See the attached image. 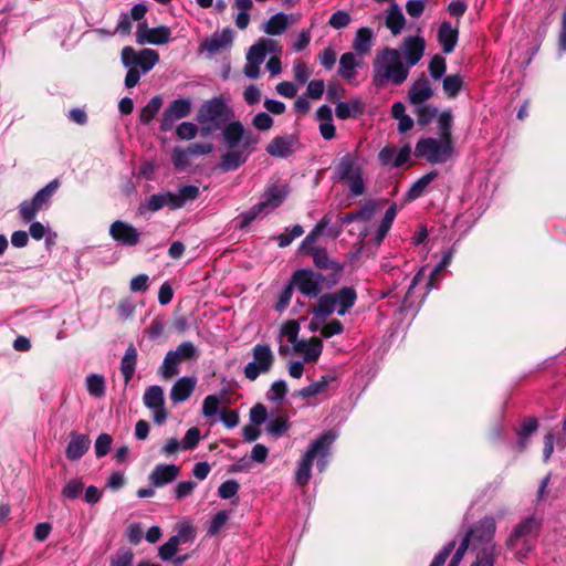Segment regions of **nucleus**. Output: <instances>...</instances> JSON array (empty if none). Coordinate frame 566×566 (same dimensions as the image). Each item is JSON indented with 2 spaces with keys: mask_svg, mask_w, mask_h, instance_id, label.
Segmentation results:
<instances>
[{
  "mask_svg": "<svg viewBox=\"0 0 566 566\" xmlns=\"http://www.w3.org/2000/svg\"><path fill=\"white\" fill-rule=\"evenodd\" d=\"M227 151L220 157L217 165L221 172L238 170L243 166L261 140L259 134L247 128L241 122L232 120L221 132Z\"/></svg>",
  "mask_w": 566,
  "mask_h": 566,
  "instance_id": "f257e3e1",
  "label": "nucleus"
},
{
  "mask_svg": "<svg viewBox=\"0 0 566 566\" xmlns=\"http://www.w3.org/2000/svg\"><path fill=\"white\" fill-rule=\"evenodd\" d=\"M410 67L403 64L401 52L387 48L380 51L374 61L373 83L382 87L387 83L401 85L409 75Z\"/></svg>",
  "mask_w": 566,
  "mask_h": 566,
  "instance_id": "f03ea898",
  "label": "nucleus"
},
{
  "mask_svg": "<svg viewBox=\"0 0 566 566\" xmlns=\"http://www.w3.org/2000/svg\"><path fill=\"white\" fill-rule=\"evenodd\" d=\"M335 439L336 434L334 432L326 431L310 444L307 451L298 462L295 473V481L298 485L304 486L310 482L312 476L311 469L314 459H317V467L319 471L325 469L327 464L326 458Z\"/></svg>",
  "mask_w": 566,
  "mask_h": 566,
  "instance_id": "7ed1b4c3",
  "label": "nucleus"
},
{
  "mask_svg": "<svg viewBox=\"0 0 566 566\" xmlns=\"http://www.w3.org/2000/svg\"><path fill=\"white\" fill-rule=\"evenodd\" d=\"M357 300V293L352 286H344L335 293H326L318 297L317 304L313 310L316 318L325 319L335 311L338 315L344 316Z\"/></svg>",
  "mask_w": 566,
  "mask_h": 566,
  "instance_id": "20e7f679",
  "label": "nucleus"
},
{
  "mask_svg": "<svg viewBox=\"0 0 566 566\" xmlns=\"http://www.w3.org/2000/svg\"><path fill=\"white\" fill-rule=\"evenodd\" d=\"M541 528V521L534 516H528L521 521L510 534L506 546L514 551L516 557L522 560L528 556L534 547V542Z\"/></svg>",
  "mask_w": 566,
  "mask_h": 566,
  "instance_id": "39448f33",
  "label": "nucleus"
},
{
  "mask_svg": "<svg viewBox=\"0 0 566 566\" xmlns=\"http://www.w3.org/2000/svg\"><path fill=\"white\" fill-rule=\"evenodd\" d=\"M454 154V143L442 137H422L415 148V156L432 165L446 164Z\"/></svg>",
  "mask_w": 566,
  "mask_h": 566,
  "instance_id": "423d86ee",
  "label": "nucleus"
},
{
  "mask_svg": "<svg viewBox=\"0 0 566 566\" xmlns=\"http://www.w3.org/2000/svg\"><path fill=\"white\" fill-rule=\"evenodd\" d=\"M335 174L339 180L347 181L353 196L358 197L364 195L366 187L363 179V168L358 164L357 149L354 154L347 153L340 157L335 167Z\"/></svg>",
  "mask_w": 566,
  "mask_h": 566,
  "instance_id": "0eeeda50",
  "label": "nucleus"
},
{
  "mask_svg": "<svg viewBox=\"0 0 566 566\" xmlns=\"http://www.w3.org/2000/svg\"><path fill=\"white\" fill-rule=\"evenodd\" d=\"M198 350L193 343L186 340L180 343L175 350H169L160 366V375L164 379H170L179 374V365L188 359L197 358Z\"/></svg>",
  "mask_w": 566,
  "mask_h": 566,
  "instance_id": "6e6552de",
  "label": "nucleus"
},
{
  "mask_svg": "<svg viewBox=\"0 0 566 566\" xmlns=\"http://www.w3.org/2000/svg\"><path fill=\"white\" fill-rule=\"evenodd\" d=\"M253 360L243 369L247 379L254 381L260 375L268 374L274 365V354L266 343H259L252 348Z\"/></svg>",
  "mask_w": 566,
  "mask_h": 566,
  "instance_id": "1a4fd4ad",
  "label": "nucleus"
},
{
  "mask_svg": "<svg viewBox=\"0 0 566 566\" xmlns=\"http://www.w3.org/2000/svg\"><path fill=\"white\" fill-rule=\"evenodd\" d=\"M291 281L303 295L311 298L318 297L323 291V287H326L325 276L319 272L313 271L312 269L296 270L292 274Z\"/></svg>",
  "mask_w": 566,
  "mask_h": 566,
  "instance_id": "9d476101",
  "label": "nucleus"
},
{
  "mask_svg": "<svg viewBox=\"0 0 566 566\" xmlns=\"http://www.w3.org/2000/svg\"><path fill=\"white\" fill-rule=\"evenodd\" d=\"M312 259L314 265L318 270L328 271L326 279V289H332L337 285L342 280V274L345 269V264L332 259L325 248L312 249Z\"/></svg>",
  "mask_w": 566,
  "mask_h": 566,
  "instance_id": "9b49d317",
  "label": "nucleus"
},
{
  "mask_svg": "<svg viewBox=\"0 0 566 566\" xmlns=\"http://www.w3.org/2000/svg\"><path fill=\"white\" fill-rule=\"evenodd\" d=\"M495 532V520L491 516H485L474 524L464 537H469V544L472 543L473 548H481L488 545H496L493 542Z\"/></svg>",
  "mask_w": 566,
  "mask_h": 566,
  "instance_id": "f8f14e48",
  "label": "nucleus"
},
{
  "mask_svg": "<svg viewBox=\"0 0 566 566\" xmlns=\"http://www.w3.org/2000/svg\"><path fill=\"white\" fill-rule=\"evenodd\" d=\"M191 112V101L189 98H178L172 101L161 115L160 129L169 132L175 123L188 116Z\"/></svg>",
  "mask_w": 566,
  "mask_h": 566,
  "instance_id": "ddd939ff",
  "label": "nucleus"
},
{
  "mask_svg": "<svg viewBox=\"0 0 566 566\" xmlns=\"http://www.w3.org/2000/svg\"><path fill=\"white\" fill-rule=\"evenodd\" d=\"M227 105L221 98H212L201 105L197 119L201 124H212L218 127L226 120Z\"/></svg>",
  "mask_w": 566,
  "mask_h": 566,
  "instance_id": "4468645a",
  "label": "nucleus"
},
{
  "mask_svg": "<svg viewBox=\"0 0 566 566\" xmlns=\"http://www.w3.org/2000/svg\"><path fill=\"white\" fill-rule=\"evenodd\" d=\"M171 30L167 25L148 28L147 24L139 23L136 32V41L139 44L163 45L170 41Z\"/></svg>",
  "mask_w": 566,
  "mask_h": 566,
  "instance_id": "2eb2a0df",
  "label": "nucleus"
},
{
  "mask_svg": "<svg viewBox=\"0 0 566 566\" xmlns=\"http://www.w3.org/2000/svg\"><path fill=\"white\" fill-rule=\"evenodd\" d=\"M163 200L164 208L168 207L171 210L182 208L186 203L196 200L199 197V187L193 185H186L180 187L177 191H164Z\"/></svg>",
  "mask_w": 566,
  "mask_h": 566,
  "instance_id": "dca6fc26",
  "label": "nucleus"
},
{
  "mask_svg": "<svg viewBox=\"0 0 566 566\" xmlns=\"http://www.w3.org/2000/svg\"><path fill=\"white\" fill-rule=\"evenodd\" d=\"M300 146L297 135L275 136L265 147L266 153L275 158H287L292 156Z\"/></svg>",
  "mask_w": 566,
  "mask_h": 566,
  "instance_id": "f3484780",
  "label": "nucleus"
},
{
  "mask_svg": "<svg viewBox=\"0 0 566 566\" xmlns=\"http://www.w3.org/2000/svg\"><path fill=\"white\" fill-rule=\"evenodd\" d=\"M109 235L118 244L125 247H135L140 241L139 231L130 223L116 220L109 227Z\"/></svg>",
  "mask_w": 566,
  "mask_h": 566,
  "instance_id": "a211bd4d",
  "label": "nucleus"
},
{
  "mask_svg": "<svg viewBox=\"0 0 566 566\" xmlns=\"http://www.w3.org/2000/svg\"><path fill=\"white\" fill-rule=\"evenodd\" d=\"M411 154V147L409 144L405 145L398 153L395 146H385L378 154V159L381 165H391L395 168H399L405 165Z\"/></svg>",
  "mask_w": 566,
  "mask_h": 566,
  "instance_id": "6ab92c4d",
  "label": "nucleus"
},
{
  "mask_svg": "<svg viewBox=\"0 0 566 566\" xmlns=\"http://www.w3.org/2000/svg\"><path fill=\"white\" fill-rule=\"evenodd\" d=\"M426 41L421 36H407L401 45V51L409 67L415 66L423 56Z\"/></svg>",
  "mask_w": 566,
  "mask_h": 566,
  "instance_id": "aec40b11",
  "label": "nucleus"
},
{
  "mask_svg": "<svg viewBox=\"0 0 566 566\" xmlns=\"http://www.w3.org/2000/svg\"><path fill=\"white\" fill-rule=\"evenodd\" d=\"M433 96L431 84L422 73L410 86L408 92L409 102L413 105H421Z\"/></svg>",
  "mask_w": 566,
  "mask_h": 566,
  "instance_id": "412c9836",
  "label": "nucleus"
},
{
  "mask_svg": "<svg viewBox=\"0 0 566 566\" xmlns=\"http://www.w3.org/2000/svg\"><path fill=\"white\" fill-rule=\"evenodd\" d=\"M180 469L176 464H158L149 474V482L155 488H161L174 482L179 475Z\"/></svg>",
  "mask_w": 566,
  "mask_h": 566,
  "instance_id": "4be33fe9",
  "label": "nucleus"
},
{
  "mask_svg": "<svg viewBox=\"0 0 566 566\" xmlns=\"http://www.w3.org/2000/svg\"><path fill=\"white\" fill-rule=\"evenodd\" d=\"M287 185H272L269 186L262 195L260 203L269 212L280 207L289 195Z\"/></svg>",
  "mask_w": 566,
  "mask_h": 566,
  "instance_id": "5701e85b",
  "label": "nucleus"
},
{
  "mask_svg": "<svg viewBox=\"0 0 566 566\" xmlns=\"http://www.w3.org/2000/svg\"><path fill=\"white\" fill-rule=\"evenodd\" d=\"M91 446V440L86 434L72 432L71 440L66 447L65 454L71 461L81 459Z\"/></svg>",
  "mask_w": 566,
  "mask_h": 566,
  "instance_id": "b1692460",
  "label": "nucleus"
},
{
  "mask_svg": "<svg viewBox=\"0 0 566 566\" xmlns=\"http://www.w3.org/2000/svg\"><path fill=\"white\" fill-rule=\"evenodd\" d=\"M294 350L302 354L305 361L314 363L322 354L323 343L317 337H312L310 340L301 339L294 345Z\"/></svg>",
  "mask_w": 566,
  "mask_h": 566,
  "instance_id": "393cba45",
  "label": "nucleus"
},
{
  "mask_svg": "<svg viewBox=\"0 0 566 566\" xmlns=\"http://www.w3.org/2000/svg\"><path fill=\"white\" fill-rule=\"evenodd\" d=\"M197 385L196 377H181L172 386L170 390V399L175 403L186 401L193 392Z\"/></svg>",
  "mask_w": 566,
  "mask_h": 566,
  "instance_id": "a878e982",
  "label": "nucleus"
},
{
  "mask_svg": "<svg viewBox=\"0 0 566 566\" xmlns=\"http://www.w3.org/2000/svg\"><path fill=\"white\" fill-rule=\"evenodd\" d=\"M336 380H337V376L334 371L325 374L317 381H314V382L310 384L308 386L300 389L297 392V396H300L302 398L315 397L319 394L325 392L328 389V387L331 386V384L335 382Z\"/></svg>",
  "mask_w": 566,
  "mask_h": 566,
  "instance_id": "bb28decb",
  "label": "nucleus"
},
{
  "mask_svg": "<svg viewBox=\"0 0 566 566\" xmlns=\"http://www.w3.org/2000/svg\"><path fill=\"white\" fill-rule=\"evenodd\" d=\"M365 112V105L358 97L350 99L349 102H338L335 107L336 117L345 120L350 117L357 118Z\"/></svg>",
  "mask_w": 566,
  "mask_h": 566,
  "instance_id": "cd10ccee",
  "label": "nucleus"
},
{
  "mask_svg": "<svg viewBox=\"0 0 566 566\" xmlns=\"http://www.w3.org/2000/svg\"><path fill=\"white\" fill-rule=\"evenodd\" d=\"M459 31L453 28L450 22L443 21L438 30V41L442 45L446 54L451 53L458 42Z\"/></svg>",
  "mask_w": 566,
  "mask_h": 566,
  "instance_id": "c85d7f7f",
  "label": "nucleus"
},
{
  "mask_svg": "<svg viewBox=\"0 0 566 566\" xmlns=\"http://www.w3.org/2000/svg\"><path fill=\"white\" fill-rule=\"evenodd\" d=\"M233 41V31L230 28L223 29L220 33H213L203 43L205 49L210 53H217L230 45Z\"/></svg>",
  "mask_w": 566,
  "mask_h": 566,
  "instance_id": "c756f323",
  "label": "nucleus"
},
{
  "mask_svg": "<svg viewBox=\"0 0 566 566\" xmlns=\"http://www.w3.org/2000/svg\"><path fill=\"white\" fill-rule=\"evenodd\" d=\"M136 364H137V349L133 344H130L127 347V349L120 360V373L124 377V381L126 385L132 380V378L135 374Z\"/></svg>",
  "mask_w": 566,
  "mask_h": 566,
  "instance_id": "7c9ffc66",
  "label": "nucleus"
},
{
  "mask_svg": "<svg viewBox=\"0 0 566 566\" xmlns=\"http://www.w3.org/2000/svg\"><path fill=\"white\" fill-rule=\"evenodd\" d=\"M360 63L356 60V56L352 52L344 53L339 59L338 75L347 82H352L356 77L355 69Z\"/></svg>",
  "mask_w": 566,
  "mask_h": 566,
  "instance_id": "2f4dec72",
  "label": "nucleus"
},
{
  "mask_svg": "<svg viewBox=\"0 0 566 566\" xmlns=\"http://www.w3.org/2000/svg\"><path fill=\"white\" fill-rule=\"evenodd\" d=\"M385 23L394 35L401 33L406 24V19L397 3H391Z\"/></svg>",
  "mask_w": 566,
  "mask_h": 566,
  "instance_id": "473e14b6",
  "label": "nucleus"
},
{
  "mask_svg": "<svg viewBox=\"0 0 566 566\" xmlns=\"http://www.w3.org/2000/svg\"><path fill=\"white\" fill-rule=\"evenodd\" d=\"M374 33L370 28H360L357 30L353 48L359 54H366L373 46Z\"/></svg>",
  "mask_w": 566,
  "mask_h": 566,
  "instance_id": "72a5a7b5",
  "label": "nucleus"
},
{
  "mask_svg": "<svg viewBox=\"0 0 566 566\" xmlns=\"http://www.w3.org/2000/svg\"><path fill=\"white\" fill-rule=\"evenodd\" d=\"M476 549L475 560L470 566H494L500 553L496 545H488Z\"/></svg>",
  "mask_w": 566,
  "mask_h": 566,
  "instance_id": "f704fd0d",
  "label": "nucleus"
},
{
  "mask_svg": "<svg viewBox=\"0 0 566 566\" xmlns=\"http://www.w3.org/2000/svg\"><path fill=\"white\" fill-rule=\"evenodd\" d=\"M437 171H430L417 179L407 192L408 200H416L421 197L427 187L437 178Z\"/></svg>",
  "mask_w": 566,
  "mask_h": 566,
  "instance_id": "c9c22d12",
  "label": "nucleus"
},
{
  "mask_svg": "<svg viewBox=\"0 0 566 566\" xmlns=\"http://www.w3.org/2000/svg\"><path fill=\"white\" fill-rule=\"evenodd\" d=\"M289 27V17L279 12L272 15L264 24V32L270 35H280L282 34Z\"/></svg>",
  "mask_w": 566,
  "mask_h": 566,
  "instance_id": "e433bc0d",
  "label": "nucleus"
},
{
  "mask_svg": "<svg viewBox=\"0 0 566 566\" xmlns=\"http://www.w3.org/2000/svg\"><path fill=\"white\" fill-rule=\"evenodd\" d=\"M273 45V40L263 39L259 41L249 49V52L247 54V61H252L262 64L263 61L265 60L268 52L272 50Z\"/></svg>",
  "mask_w": 566,
  "mask_h": 566,
  "instance_id": "4c0bfd02",
  "label": "nucleus"
},
{
  "mask_svg": "<svg viewBox=\"0 0 566 566\" xmlns=\"http://www.w3.org/2000/svg\"><path fill=\"white\" fill-rule=\"evenodd\" d=\"M143 399L148 409L163 407L165 406L164 389L158 385L150 386L146 389Z\"/></svg>",
  "mask_w": 566,
  "mask_h": 566,
  "instance_id": "58836bf2",
  "label": "nucleus"
},
{
  "mask_svg": "<svg viewBox=\"0 0 566 566\" xmlns=\"http://www.w3.org/2000/svg\"><path fill=\"white\" fill-rule=\"evenodd\" d=\"M159 61V54L153 49H143L138 52V66L143 74L148 73Z\"/></svg>",
  "mask_w": 566,
  "mask_h": 566,
  "instance_id": "ea45409f",
  "label": "nucleus"
},
{
  "mask_svg": "<svg viewBox=\"0 0 566 566\" xmlns=\"http://www.w3.org/2000/svg\"><path fill=\"white\" fill-rule=\"evenodd\" d=\"M163 106V98L159 95L154 96L147 105L142 109L139 120L142 124H149L158 114Z\"/></svg>",
  "mask_w": 566,
  "mask_h": 566,
  "instance_id": "a19ab883",
  "label": "nucleus"
},
{
  "mask_svg": "<svg viewBox=\"0 0 566 566\" xmlns=\"http://www.w3.org/2000/svg\"><path fill=\"white\" fill-rule=\"evenodd\" d=\"M86 388L91 396L101 398L105 395V379L102 375L91 374L86 377Z\"/></svg>",
  "mask_w": 566,
  "mask_h": 566,
  "instance_id": "79ce46f5",
  "label": "nucleus"
},
{
  "mask_svg": "<svg viewBox=\"0 0 566 566\" xmlns=\"http://www.w3.org/2000/svg\"><path fill=\"white\" fill-rule=\"evenodd\" d=\"M60 182L57 179L50 181L45 187L40 189L32 198L44 208L50 206L51 198L57 190Z\"/></svg>",
  "mask_w": 566,
  "mask_h": 566,
  "instance_id": "37998d69",
  "label": "nucleus"
},
{
  "mask_svg": "<svg viewBox=\"0 0 566 566\" xmlns=\"http://www.w3.org/2000/svg\"><path fill=\"white\" fill-rule=\"evenodd\" d=\"M453 117L450 111H443L438 118L439 137L452 139Z\"/></svg>",
  "mask_w": 566,
  "mask_h": 566,
  "instance_id": "c03bdc74",
  "label": "nucleus"
},
{
  "mask_svg": "<svg viewBox=\"0 0 566 566\" xmlns=\"http://www.w3.org/2000/svg\"><path fill=\"white\" fill-rule=\"evenodd\" d=\"M463 84L462 76L460 74L447 75L443 78V91L449 97H455L461 91Z\"/></svg>",
  "mask_w": 566,
  "mask_h": 566,
  "instance_id": "a18cd8bd",
  "label": "nucleus"
},
{
  "mask_svg": "<svg viewBox=\"0 0 566 566\" xmlns=\"http://www.w3.org/2000/svg\"><path fill=\"white\" fill-rule=\"evenodd\" d=\"M538 421L535 417H527L523 420L521 424V429L517 432L520 441L518 444L524 448L526 444L527 438L537 430Z\"/></svg>",
  "mask_w": 566,
  "mask_h": 566,
  "instance_id": "49530a36",
  "label": "nucleus"
},
{
  "mask_svg": "<svg viewBox=\"0 0 566 566\" xmlns=\"http://www.w3.org/2000/svg\"><path fill=\"white\" fill-rule=\"evenodd\" d=\"M261 213H268V211L263 208V206L259 202L251 207L248 211L242 212L239 218L238 227L240 229H245L249 224L254 221Z\"/></svg>",
  "mask_w": 566,
  "mask_h": 566,
  "instance_id": "de8ad7c7",
  "label": "nucleus"
},
{
  "mask_svg": "<svg viewBox=\"0 0 566 566\" xmlns=\"http://www.w3.org/2000/svg\"><path fill=\"white\" fill-rule=\"evenodd\" d=\"M188 148L175 147L171 151V161L177 170H185L190 165Z\"/></svg>",
  "mask_w": 566,
  "mask_h": 566,
  "instance_id": "09e8293b",
  "label": "nucleus"
},
{
  "mask_svg": "<svg viewBox=\"0 0 566 566\" xmlns=\"http://www.w3.org/2000/svg\"><path fill=\"white\" fill-rule=\"evenodd\" d=\"M196 533L192 524L190 522H184L178 525L177 534L171 536L174 539H177V543L186 544L192 542L195 539Z\"/></svg>",
  "mask_w": 566,
  "mask_h": 566,
  "instance_id": "8fccbe9b",
  "label": "nucleus"
},
{
  "mask_svg": "<svg viewBox=\"0 0 566 566\" xmlns=\"http://www.w3.org/2000/svg\"><path fill=\"white\" fill-rule=\"evenodd\" d=\"M429 73L433 80H440L447 70L446 59L439 54H436L429 63Z\"/></svg>",
  "mask_w": 566,
  "mask_h": 566,
  "instance_id": "3c124183",
  "label": "nucleus"
},
{
  "mask_svg": "<svg viewBox=\"0 0 566 566\" xmlns=\"http://www.w3.org/2000/svg\"><path fill=\"white\" fill-rule=\"evenodd\" d=\"M287 394V385L284 380L274 381L269 391L266 392V398L270 401H282Z\"/></svg>",
  "mask_w": 566,
  "mask_h": 566,
  "instance_id": "603ef678",
  "label": "nucleus"
},
{
  "mask_svg": "<svg viewBox=\"0 0 566 566\" xmlns=\"http://www.w3.org/2000/svg\"><path fill=\"white\" fill-rule=\"evenodd\" d=\"M229 520L227 511H219L210 521L207 534L209 536L217 535Z\"/></svg>",
  "mask_w": 566,
  "mask_h": 566,
  "instance_id": "864d4df0",
  "label": "nucleus"
},
{
  "mask_svg": "<svg viewBox=\"0 0 566 566\" xmlns=\"http://www.w3.org/2000/svg\"><path fill=\"white\" fill-rule=\"evenodd\" d=\"M290 428V424L287 422V419L284 417H277L275 419H272L268 426L266 431L274 437H281Z\"/></svg>",
  "mask_w": 566,
  "mask_h": 566,
  "instance_id": "5fc2aeb1",
  "label": "nucleus"
},
{
  "mask_svg": "<svg viewBox=\"0 0 566 566\" xmlns=\"http://www.w3.org/2000/svg\"><path fill=\"white\" fill-rule=\"evenodd\" d=\"M84 484L81 480L72 479L62 489V495L70 500H75L82 493Z\"/></svg>",
  "mask_w": 566,
  "mask_h": 566,
  "instance_id": "6e6d98bb",
  "label": "nucleus"
},
{
  "mask_svg": "<svg viewBox=\"0 0 566 566\" xmlns=\"http://www.w3.org/2000/svg\"><path fill=\"white\" fill-rule=\"evenodd\" d=\"M352 21L350 14L345 10H337L334 12L329 20L328 24L336 30L346 28Z\"/></svg>",
  "mask_w": 566,
  "mask_h": 566,
  "instance_id": "4d7b16f0",
  "label": "nucleus"
},
{
  "mask_svg": "<svg viewBox=\"0 0 566 566\" xmlns=\"http://www.w3.org/2000/svg\"><path fill=\"white\" fill-rule=\"evenodd\" d=\"M332 214L326 213L312 229V231L305 237L313 244L317 241V239L322 235L323 231L329 226L332 222Z\"/></svg>",
  "mask_w": 566,
  "mask_h": 566,
  "instance_id": "13d9d810",
  "label": "nucleus"
},
{
  "mask_svg": "<svg viewBox=\"0 0 566 566\" xmlns=\"http://www.w3.org/2000/svg\"><path fill=\"white\" fill-rule=\"evenodd\" d=\"M164 208L163 193L158 192L148 197L139 207L140 211L157 212Z\"/></svg>",
  "mask_w": 566,
  "mask_h": 566,
  "instance_id": "bf43d9fd",
  "label": "nucleus"
},
{
  "mask_svg": "<svg viewBox=\"0 0 566 566\" xmlns=\"http://www.w3.org/2000/svg\"><path fill=\"white\" fill-rule=\"evenodd\" d=\"M304 232V229L300 224H295L292 227L289 233L280 234L276 240L280 248H285L290 245L296 238L301 237Z\"/></svg>",
  "mask_w": 566,
  "mask_h": 566,
  "instance_id": "052dcab7",
  "label": "nucleus"
},
{
  "mask_svg": "<svg viewBox=\"0 0 566 566\" xmlns=\"http://www.w3.org/2000/svg\"><path fill=\"white\" fill-rule=\"evenodd\" d=\"M113 439L108 433H101L95 440V453L97 458L105 457L112 446Z\"/></svg>",
  "mask_w": 566,
  "mask_h": 566,
  "instance_id": "680f3d73",
  "label": "nucleus"
},
{
  "mask_svg": "<svg viewBox=\"0 0 566 566\" xmlns=\"http://www.w3.org/2000/svg\"><path fill=\"white\" fill-rule=\"evenodd\" d=\"M221 403V400L216 395H209L205 398L203 405H202V413L205 417H213L218 413L219 406Z\"/></svg>",
  "mask_w": 566,
  "mask_h": 566,
  "instance_id": "e2e57ef3",
  "label": "nucleus"
},
{
  "mask_svg": "<svg viewBox=\"0 0 566 566\" xmlns=\"http://www.w3.org/2000/svg\"><path fill=\"white\" fill-rule=\"evenodd\" d=\"M300 332V325L296 321H287L281 328V335L287 338V342L295 345Z\"/></svg>",
  "mask_w": 566,
  "mask_h": 566,
  "instance_id": "0e129e2a",
  "label": "nucleus"
},
{
  "mask_svg": "<svg viewBox=\"0 0 566 566\" xmlns=\"http://www.w3.org/2000/svg\"><path fill=\"white\" fill-rule=\"evenodd\" d=\"M438 114L436 107L429 105H421L417 108L418 124L421 126L428 125Z\"/></svg>",
  "mask_w": 566,
  "mask_h": 566,
  "instance_id": "69168bd1",
  "label": "nucleus"
},
{
  "mask_svg": "<svg viewBox=\"0 0 566 566\" xmlns=\"http://www.w3.org/2000/svg\"><path fill=\"white\" fill-rule=\"evenodd\" d=\"M239 488L240 485L235 480H228L219 486L218 495L223 500H229L237 495Z\"/></svg>",
  "mask_w": 566,
  "mask_h": 566,
  "instance_id": "338daca9",
  "label": "nucleus"
},
{
  "mask_svg": "<svg viewBox=\"0 0 566 566\" xmlns=\"http://www.w3.org/2000/svg\"><path fill=\"white\" fill-rule=\"evenodd\" d=\"M134 554L130 549L118 551L111 558V566H133Z\"/></svg>",
  "mask_w": 566,
  "mask_h": 566,
  "instance_id": "774afa93",
  "label": "nucleus"
}]
</instances>
